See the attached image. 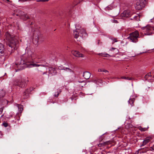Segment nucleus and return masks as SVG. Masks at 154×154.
<instances>
[{"instance_id":"obj_17","label":"nucleus","mask_w":154,"mask_h":154,"mask_svg":"<svg viewBox=\"0 0 154 154\" xmlns=\"http://www.w3.org/2000/svg\"><path fill=\"white\" fill-rule=\"evenodd\" d=\"M135 99L133 97H130L129 100L128 101L129 104H130L131 106H133V103L134 102Z\"/></svg>"},{"instance_id":"obj_35","label":"nucleus","mask_w":154,"mask_h":154,"mask_svg":"<svg viewBox=\"0 0 154 154\" xmlns=\"http://www.w3.org/2000/svg\"><path fill=\"white\" fill-rule=\"evenodd\" d=\"M109 141H107V142H104V143L105 145L108 144V143H109Z\"/></svg>"},{"instance_id":"obj_23","label":"nucleus","mask_w":154,"mask_h":154,"mask_svg":"<svg viewBox=\"0 0 154 154\" xmlns=\"http://www.w3.org/2000/svg\"><path fill=\"white\" fill-rule=\"evenodd\" d=\"M110 39L112 40L113 41L112 42V44H113L114 42H118L117 39L111 37L110 38Z\"/></svg>"},{"instance_id":"obj_40","label":"nucleus","mask_w":154,"mask_h":154,"mask_svg":"<svg viewBox=\"0 0 154 154\" xmlns=\"http://www.w3.org/2000/svg\"><path fill=\"white\" fill-rule=\"evenodd\" d=\"M6 1H7V2H9V0H6Z\"/></svg>"},{"instance_id":"obj_16","label":"nucleus","mask_w":154,"mask_h":154,"mask_svg":"<svg viewBox=\"0 0 154 154\" xmlns=\"http://www.w3.org/2000/svg\"><path fill=\"white\" fill-rule=\"evenodd\" d=\"M58 69L59 70H64L68 72H72V70L69 68L67 67L65 68L61 66H59Z\"/></svg>"},{"instance_id":"obj_21","label":"nucleus","mask_w":154,"mask_h":154,"mask_svg":"<svg viewBox=\"0 0 154 154\" xmlns=\"http://www.w3.org/2000/svg\"><path fill=\"white\" fill-rule=\"evenodd\" d=\"M151 73L149 72L145 75L144 77V78L146 80H147V79L149 77H151Z\"/></svg>"},{"instance_id":"obj_2","label":"nucleus","mask_w":154,"mask_h":154,"mask_svg":"<svg viewBox=\"0 0 154 154\" xmlns=\"http://www.w3.org/2000/svg\"><path fill=\"white\" fill-rule=\"evenodd\" d=\"M35 54L30 50H28L27 53L23 54L21 57V61L20 63L16 64H24L27 62H29L31 60L35 58Z\"/></svg>"},{"instance_id":"obj_34","label":"nucleus","mask_w":154,"mask_h":154,"mask_svg":"<svg viewBox=\"0 0 154 154\" xmlns=\"http://www.w3.org/2000/svg\"><path fill=\"white\" fill-rule=\"evenodd\" d=\"M103 69H98V72H103Z\"/></svg>"},{"instance_id":"obj_15","label":"nucleus","mask_w":154,"mask_h":154,"mask_svg":"<svg viewBox=\"0 0 154 154\" xmlns=\"http://www.w3.org/2000/svg\"><path fill=\"white\" fill-rule=\"evenodd\" d=\"M91 82L97 84H99V83H101L102 82V80L97 78H96L95 79H93Z\"/></svg>"},{"instance_id":"obj_25","label":"nucleus","mask_w":154,"mask_h":154,"mask_svg":"<svg viewBox=\"0 0 154 154\" xmlns=\"http://www.w3.org/2000/svg\"><path fill=\"white\" fill-rule=\"evenodd\" d=\"M75 27L76 29V30H79V28L81 27L80 25L79 24H76L75 25Z\"/></svg>"},{"instance_id":"obj_9","label":"nucleus","mask_w":154,"mask_h":154,"mask_svg":"<svg viewBox=\"0 0 154 154\" xmlns=\"http://www.w3.org/2000/svg\"><path fill=\"white\" fill-rule=\"evenodd\" d=\"M152 139V137H148L145 138V140L143 141V144H142L140 146L142 147L143 146L148 143H149L150 140Z\"/></svg>"},{"instance_id":"obj_18","label":"nucleus","mask_w":154,"mask_h":154,"mask_svg":"<svg viewBox=\"0 0 154 154\" xmlns=\"http://www.w3.org/2000/svg\"><path fill=\"white\" fill-rule=\"evenodd\" d=\"M17 107L18 108L20 112H21L23 110V106L22 105L17 104Z\"/></svg>"},{"instance_id":"obj_27","label":"nucleus","mask_w":154,"mask_h":154,"mask_svg":"<svg viewBox=\"0 0 154 154\" xmlns=\"http://www.w3.org/2000/svg\"><path fill=\"white\" fill-rule=\"evenodd\" d=\"M121 78L122 79H128V80H131L132 79L131 78H129L128 77H121Z\"/></svg>"},{"instance_id":"obj_33","label":"nucleus","mask_w":154,"mask_h":154,"mask_svg":"<svg viewBox=\"0 0 154 154\" xmlns=\"http://www.w3.org/2000/svg\"><path fill=\"white\" fill-rule=\"evenodd\" d=\"M103 72H109L107 70H105V69L103 70Z\"/></svg>"},{"instance_id":"obj_20","label":"nucleus","mask_w":154,"mask_h":154,"mask_svg":"<svg viewBox=\"0 0 154 154\" xmlns=\"http://www.w3.org/2000/svg\"><path fill=\"white\" fill-rule=\"evenodd\" d=\"M98 54L99 55H101L102 56L106 57H109L111 56L110 55H109L107 54H102V53H100V54Z\"/></svg>"},{"instance_id":"obj_38","label":"nucleus","mask_w":154,"mask_h":154,"mask_svg":"<svg viewBox=\"0 0 154 154\" xmlns=\"http://www.w3.org/2000/svg\"><path fill=\"white\" fill-rule=\"evenodd\" d=\"M114 22L115 23H117V21L116 20H114Z\"/></svg>"},{"instance_id":"obj_41","label":"nucleus","mask_w":154,"mask_h":154,"mask_svg":"<svg viewBox=\"0 0 154 154\" xmlns=\"http://www.w3.org/2000/svg\"><path fill=\"white\" fill-rule=\"evenodd\" d=\"M109 8V7H106V8L107 9L108 8Z\"/></svg>"},{"instance_id":"obj_4","label":"nucleus","mask_w":154,"mask_h":154,"mask_svg":"<svg viewBox=\"0 0 154 154\" xmlns=\"http://www.w3.org/2000/svg\"><path fill=\"white\" fill-rule=\"evenodd\" d=\"M140 38L139 33L137 31H135L131 33L128 38L132 42H136L138 41V38Z\"/></svg>"},{"instance_id":"obj_1","label":"nucleus","mask_w":154,"mask_h":154,"mask_svg":"<svg viewBox=\"0 0 154 154\" xmlns=\"http://www.w3.org/2000/svg\"><path fill=\"white\" fill-rule=\"evenodd\" d=\"M5 39L8 41V48L10 51L16 49L18 46V40L17 38L11 35L9 32L5 34Z\"/></svg>"},{"instance_id":"obj_7","label":"nucleus","mask_w":154,"mask_h":154,"mask_svg":"<svg viewBox=\"0 0 154 154\" xmlns=\"http://www.w3.org/2000/svg\"><path fill=\"white\" fill-rule=\"evenodd\" d=\"M142 29L144 32H146V33L144 34L145 35H150L152 34V33L150 32L152 29H153L154 27H151L150 26L148 25L145 27H143Z\"/></svg>"},{"instance_id":"obj_29","label":"nucleus","mask_w":154,"mask_h":154,"mask_svg":"<svg viewBox=\"0 0 154 154\" xmlns=\"http://www.w3.org/2000/svg\"><path fill=\"white\" fill-rule=\"evenodd\" d=\"M4 108V107H3L0 108V114H1L2 113Z\"/></svg>"},{"instance_id":"obj_12","label":"nucleus","mask_w":154,"mask_h":154,"mask_svg":"<svg viewBox=\"0 0 154 154\" xmlns=\"http://www.w3.org/2000/svg\"><path fill=\"white\" fill-rule=\"evenodd\" d=\"M49 73L52 75H55L57 74V70L55 68L52 67H49Z\"/></svg>"},{"instance_id":"obj_13","label":"nucleus","mask_w":154,"mask_h":154,"mask_svg":"<svg viewBox=\"0 0 154 154\" xmlns=\"http://www.w3.org/2000/svg\"><path fill=\"white\" fill-rule=\"evenodd\" d=\"M91 74L88 72H85L83 74V76L86 79H89L91 76Z\"/></svg>"},{"instance_id":"obj_5","label":"nucleus","mask_w":154,"mask_h":154,"mask_svg":"<svg viewBox=\"0 0 154 154\" xmlns=\"http://www.w3.org/2000/svg\"><path fill=\"white\" fill-rule=\"evenodd\" d=\"M145 0H136L135 8L136 10H139L141 9L145 6Z\"/></svg>"},{"instance_id":"obj_26","label":"nucleus","mask_w":154,"mask_h":154,"mask_svg":"<svg viewBox=\"0 0 154 154\" xmlns=\"http://www.w3.org/2000/svg\"><path fill=\"white\" fill-rule=\"evenodd\" d=\"M109 50L111 51L116 50V53H117L118 52V49L115 48H112L111 49H110Z\"/></svg>"},{"instance_id":"obj_22","label":"nucleus","mask_w":154,"mask_h":154,"mask_svg":"<svg viewBox=\"0 0 154 154\" xmlns=\"http://www.w3.org/2000/svg\"><path fill=\"white\" fill-rule=\"evenodd\" d=\"M31 66L30 67H32V66L33 67H38L40 66H44V65H42L41 64H31L30 65Z\"/></svg>"},{"instance_id":"obj_36","label":"nucleus","mask_w":154,"mask_h":154,"mask_svg":"<svg viewBox=\"0 0 154 154\" xmlns=\"http://www.w3.org/2000/svg\"><path fill=\"white\" fill-rule=\"evenodd\" d=\"M45 0H37V2H45Z\"/></svg>"},{"instance_id":"obj_43","label":"nucleus","mask_w":154,"mask_h":154,"mask_svg":"<svg viewBox=\"0 0 154 154\" xmlns=\"http://www.w3.org/2000/svg\"><path fill=\"white\" fill-rule=\"evenodd\" d=\"M3 115H2V116H1V117L2 116H3Z\"/></svg>"},{"instance_id":"obj_19","label":"nucleus","mask_w":154,"mask_h":154,"mask_svg":"<svg viewBox=\"0 0 154 154\" xmlns=\"http://www.w3.org/2000/svg\"><path fill=\"white\" fill-rule=\"evenodd\" d=\"M5 94V92L4 91L2 90L0 91V97H4Z\"/></svg>"},{"instance_id":"obj_42","label":"nucleus","mask_w":154,"mask_h":154,"mask_svg":"<svg viewBox=\"0 0 154 154\" xmlns=\"http://www.w3.org/2000/svg\"><path fill=\"white\" fill-rule=\"evenodd\" d=\"M45 73V72L43 73V74H44Z\"/></svg>"},{"instance_id":"obj_44","label":"nucleus","mask_w":154,"mask_h":154,"mask_svg":"<svg viewBox=\"0 0 154 154\" xmlns=\"http://www.w3.org/2000/svg\"><path fill=\"white\" fill-rule=\"evenodd\" d=\"M153 30H154V27Z\"/></svg>"},{"instance_id":"obj_8","label":"nucleus","mask_w":154,"mask_h":154,"mask_svg":"<svg viewBox=\"0 0 154 154\" xmlns=\"http://www.w3.org/2000/svg\"><path fill=\"white\" fill-rule=\"evenodd\" d=\"M32 88H30L29 89H27L23 93V95L24 96L25 98H27L28 97L29 94L30 93V92L33 90Z\"/></svg>"},{"instance_id":"obj_6","label":"nucleus","mask_w":154,"mask_h":154,"mask_svg":"<svg viewBox=\"0 0 154 154\" xmlns=\"http://www.w3.org/2000/svg\"><path fill=\"white\" fill-rule=\"evenodd\" d=\"M27 81H28V80H26L24 79H22L20 80H17L15 81V84L20 87L23 88L25 86Z\"/></svg>"},{"instance_id":"obj_3","label":"nucleus","mask_w":154,"mask_h":154,"mask_svg":"<svg viewBox=\"0 0 154 154\" xmlns=\"http://www.w3.org/2000/svg\"><path fill=\"white\" fill-rule=\"evenodd\" d=\"M73 35L75 38L76 39H78L79 38V40L77 39V41H80L82 39L83 36L86 35V33L85 29H81L79 33L78 32V31L76 30L74 31H73Z\"/></svg>"},{"instance_id":"obj_31","label":"nucleus","mask_w":154,"mask_h":154,"mask_svg":"<svg viewBox=\"0 0 154 154\" xmlns=\"http://www.w3.org/2000/svg\"><path fill=\"white\" fill-rule=\"evenodd\" d=\"M20 63H15V66H15V67H16V66H17V67H20V66H20V65H21V64H20H20H18L17 65H16V64H17V63H19V64H20ZM22 65V64H21V65ZM21 66H20V67H21Z\"/></svg>"},{"instance_id":"obj_14","label":"nucleus","mask_w":154,"mask_h":154,"mask_svg":"<svg viewBox=\"0 0 154 154\" xmlns=\"http://www.w3.org/2000/svg\"><path fill=\"white\" fill-rule=\"evenodd\" d=\"M131 15L130 12L129 10L125 11L122 14V16L125 17H128Z\"/></svg>"},{"instance_id":"obj_30","label":"nucleus","mask_w":154,"mask_h":154,"mask_svg":"<svg viewBox=\"0 0 154 154\" xmlns=\"http://www.w3.org/2000/svg\"><path fill=\"white\" fill-rule=\"evenodd\" d=\"M150 150L151 151H154V144L152 146L150 147Z\"/></svg>"},{"instance_id":"obj_11","label":"nucleus","mask_w":154,"mask_h":154,"mask_svg":"<svg viewBox=\"0 0 154 154\" xmlns=\"http://www.w3.org/2000/svg\"><path fill=\"white\" fill-rule=\"evenodd\" d=\"M5 51L4 45L2 43H0V57L4 55Z\"/></svg>"},{"instance_id":"obj_28","label":"nucleus","mask_w":154,"mask_h":154,"mask_svg":"<svg viewBox=\"0 0 154 154\" xmlns=\"http://www.w3.org/2000/svg\"><path fill=\"white\" fill-rule=\"evenodd\" d=\"M2 125L5 126V127H6L8 126V124L6 122H4L3 123Z\"/></svg>"},{"instance_id":"obj_24","label":"nucleus","mask_w":154,"mask_h":154,"mask_svg":"<svg viewBox=\"0 0 154 154\" xmlns=\"http://www.w3.org/2000/svg\"><path fill=\"white\" fill-rule=\"evenodd\" d=\"M148 128V127L147 128H142L140 127L139 128V129L141 131H144L147 130V128Z\"/></svg>"},{"instance_id":"obj_32","label":"nucleus","mask_w":154,"mask_h":154,"mask_svg":"<svg viewBox=\"0 0 154 154\" xmlns=\"http://www.w3.org/2000/svg\"><path fill=\"white\" fill-rule=\"evenodd\" d=\"M59 93L58 92H57L55 93V94L54 96L55 97H57L59 95Z\"/></svg>"},{"instance_id":"obj_10","label":"nucleus","mask_w":154,"mask_h":154,"mask_svg":"<svg viewBox=\"0 0 154 154\" xmlns=\"http://www.w3.org/2000/svg\"><path fill=\"white\" fill-rule=\"evenodd\" d=\"M72 53L74 56L78 57H84V56L82 54L80 53L79 51H72Z\"/></svg>"},{"instance_id":"obj_39","label":"nucleus","mask_w":154,"mask_h":154,"mask_svg":"<svg viewBox=\"0 0 154 154\" xmlns=\"http://www.w3.org/2000/svg\"><path fill=\"white\" fill-rule=\"evenodd\" d=\"M45 2H47L49 0H45Z\"/></svg>"},{"instance_id":"obj_37","label":"nucleus","mask_w":154,"mask_h":154,"mask_svg":"<svg viewBox=\"0 0 154 154\" xmlns=\"http://www.w3.org/2000/svg\"><path fill=\"white\" fill-rule=\"evenodd\" d=\"M25 17H26V18L25 19V20H26V19H28L29 18L28 16H27L26 15H25Z\"/></svg>"}]
</instances>
